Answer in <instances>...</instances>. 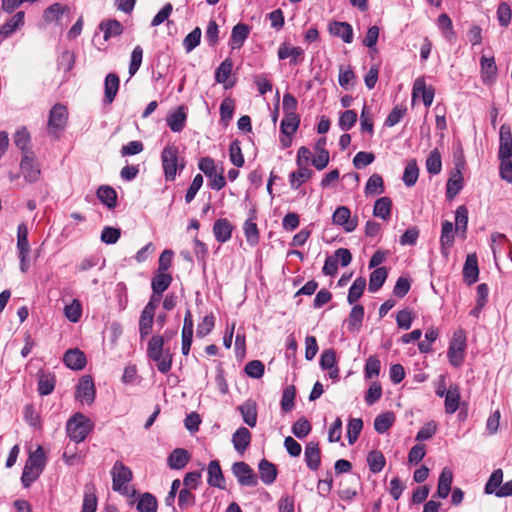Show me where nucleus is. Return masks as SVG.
Segmentation results:
<instances>
[{"label":"nucleus","mask_w":512,"mask_h":512,"mask_svg":"<svg viewBox=\"0 0 512 512\" xmlns=\"http://www.w3.org/2000/svg\"><path fill=\"white\" fill-rule=\"evenodd\" d=\"M136 508L139 512H157V500L152 494L144 493L139 497Z\"/></svg>","instance_id":"37998d69"},{"label":"nucleus","mask_w":512,"mask_h":512,"mask_svg":"<svg viewBox=\"0 0 512 512\" xmlns=\"http://www.w3.org/2000/svg\"><path fill=\"white\" fill-rule=\"evenodd\" d=\"M437 24L439 28L442 30L444 37L448 41L454 42L456 40V34L453 30L452 21L447 14L443 13L439 15Z\"/></svg>","instance_id":"a18cd8bd"},{"label":"nucleus","mask_w":512,"mask_h":512,"mask_svg":"<svg viewBox=\"0 0 512 512\" xmlns=\"http://www.w3.org/2000/svg\"><path fill=\"white\" fill-rule=\"evenodd\" d=\"M384 192L383 179L379 174H373L365 186L366 195L382 194Z\"/></svg>","instance_id":"de8ad7c7"},{"label":"nucleus","mask_w":512,"mask_h":512,"mask_svg":"<svg viewBox=\"0 0 512 512\" xmlns=\"http://www.w3.org/2000/svg\"><path fill=\"white\" fill-rule=\"evenodd\" d=\"M418 176H419V169H418L416 161L415 160L409 161L404 170L403 182L405 183L406 186L411 187L417 182Z\"/></svg>","instance_id":"09e8293b"},{"label":"nucleus","mask_w":512,"mask_h":512,"mask_svg":"<svg viewBox=\"0 0 512 512\" xmlns=\"http://www.w3.org/2000/svg\"><path fill=\"white\" fill-rule=\"evenodd\" d=\"M55 387V377L52 374H41L38 381V392L45 396L52 393Z\"/></svg>","instance_id":"6e6d98bb"},{"label":"nucleus","mask_w":512,"mask_h":512,"mask_svg":"<svg viewBox=\"0 0 512 512\" xmlns=\"http://www.w3.org/2000/svg\"><path fill=\"white\" fill-rule=\"evenodd\" d=\"M299 116L294 112H288L281 121V131L286 136L294 134L299 126Z\"/></svg>","instance_id":"e433bc0d"},{"label":"nucleus","mask_w":512,"mask_h":512,"mask_svg":"<svg viewBox=\"0 0 512 512\" xmlns=\"http://www.w3.org/2000/svg\"><path fill=\"white\" fill-rule=\"evenodd\" d=\"M93 429L89 418L81 413H75L67 422L66 430L70 439L76 443L85 440Z\"/></svg>","instance_id":"20e7f679"},{"label":"nucleus","mask_w":512,"mask_h":512,"mask_svg":"<svg viewBox=\"0 0 512 512\" xmlns=\"http://www.w3.org/2000/svg\"><path fill=\"white\" fill-rule=\"evenodd\" d=\"M277 55L280 60L290 58V63L297 65L303 60L304 50L301 47L291 46L284 42L279 46Z\"/></svg>","instance_id":"ddd939ff"},{"label":"nucleus","mask_w":512,"mask_h":512,"mask_svg":"<svg viewBox=\"0 0 512 512\" xmlns=\"http://www.w3.org/2000/svg\"><path fill=\"white\" fill-rule=\"evenodd\" d=\"M243 420L246 424L253 427L256 425V405L255 403L247 402L240 407Z\"/></svg>","instance_id":"e2e57ef3"},{"label":"nucleus","mask_w":512,"mask_h":512,"mask_svg":"<svg viewBox=\"0 0 512 512\" xmlns=\"http://www.w3.org/2000/svg\"><path fill=\"white\" fill-rule=\"evenodd\" d=\"M462 164H456L455 170L451 174L446 184V197L452 200L463 188Z\"/></svg>","instance_id":"9b49d317"},{"label":"nucleus","mask_w":512,"mask_h":512,"mask_svg":"<svg viewBox=\"0 0 512 512\" xmlns=\"http://www.w3.org/2000/svg\"><path fill=\"white\" fill-rule=\"evenodd\" d=\"M364 318V308L362 305H355L349 314L347 319V328L351 332L359 331L362 327Z\"/></svg>","instance_id":"2f4dec72"},{"label":"nucleus","mask_w":512,"mask_h":512,"mask_svg":"<svg viewBox=\"0 0 512 512\" xmlns=\"http://www.w3.org/2000/svg\"><path fill=\"white\" fill-rule=\"evenodd\" d=\"M249 34V27L245 24H237L232 29L230 46L232 49L240 48Z\"/></svg>","instance_id":"f704fd0d"},{"label":"nucleus","mask_w":512,"mask_h":512,"mask_svg":"<svg viewBox=\"0 0 512 512\" xmlns=\"http://www.w3.org/2000/svg\"><path fill=\"white\" fill-rule=\"evenodd\" d=\"M479 268L478 260L475 253L468 254L463 267V278L464 281L471 285L478 281Z\"/></svg>","instance_id":"4468645a"},{"label":"nucleus","mask_w":512,"mask_h":512,"mask_svg":"<svg viewBox=\"0 0 512 512\" xmlns=\"http://www.w3.org/2000/svg\"><path fill=\"white\" fill-rule=\"evenodd\" d=\"M311 424L302 417L299 418L292 426V433L299 439L305 438L311 432Z\"/></svg>","instance_id":"680f3d73"},{"label":"nucleus","mask_w":512,"mask_h":512,"mask_svg":"<svg viewBox=\"0 0 512 512\" xmlns=\"http://www.w3.org/2000/svg\"><path fill=\"white\" fill-rule=\"evenodd\" d=\"M395 416L392 412H386L378 415L374 420V429L380 433H385L394 423Z\"/></svg>","instance_id":"c03bdc74"},{"label":"nucleus","mask_w":512,"mask_h":512,"mask_svg":"<svg viewBox=\"0 0 512 512\" xmlns=\"http://www.w3.org/2000/svg\"><path fill=\"white\" fill-rule=\"evenodd\" d=\"M63 361L70 369L81 370L86 365V356L79 349H70L64 354Z\"/></svg>","instance_id":"dca6fc26"},{"label":"nucleus","mask_w":512,"mask_h":512,"mask_svg":"<svg viewBox=\"0 0 512 512\" xmlns=\"http://www.w3.org/2000/svg\"><path fill=\"white\" fill-rule=\"evenodd\" d=\"M97 198L109 209H113L117 205L116 191L107 185L100 186L97 190Z\"/></svg>","instance_id":"7c9ffc66"},{"label":"nucleus","mask_w":512,"mask_h":512,"mask_svg":"<svg viewBox=\"0 0 512 512\" xmlns=\"http://www.w3.org/2000/svg\"><path fill=\"white\" fill-rule=\"evenodd\" d=\"M503 481V471L501 469H496L490 476L489 480L485 485V492L487 494H495L497 490L501 487Z\"/></svg>","instance_id":"4d7b16f0"},{"label":"nucleus","mask_w":512,"mask_h":512,"mask_svg":"<svg viewBox=\"0 0 512 512\" xmlns=\"http://www.w3.org/2000/svg\"><path fill=\"white\" fill-rule=\"evenodd\" d=\"M366 287V279L363 277H358L348 291L347 301L349 304H354L358 301V299L363 295V292Z\"/></svg>","instance_id":"58836bf2"},{"label":"nucleus","mask_w":512,"mask_h":512,"mask_svg":"<svg viewBox=\"0 0 512 512\" xmlns=\"http://www.w3.org/2000/svg\"><path fill=\"white\" fill-rule=\"evenodd\" d=\"M363 428V421L360 418H352L347 425V438L350 445L354 444L358 439Z\"/></svg>","instance_id":"8fccbe9b"},{"label":"nucleus","mask_w":512,"mask_h":512,"mask_svg":"<svg viewBox=\"0 0 512 512\" xmlns=\"http://www.w3.org/2000/svg\"><path fill=\"white\" fill-rule=\"evenodd\" d=\"M468 225V209L461 205L455 211V226L456 231H461L462 236H465Z\"/></svg>","instance_id":"3c124183"},{"label":"nucleus","mask_w":512,"mask_h":512,"mask_svg":"<svg viewBox=\"0 0 512 512\" xmlns=\"http://www.w3.org/2000/svg\"><path fill=\"white\" fill-rule=\"evenodd\" d=\"M392 201L389 197L384 196L377 199L374 203L373 215L388 220L391 217Z\"/></svg>","instance_id":"a878e982"},{"label":"nucleus","mask_w":512,"mask_h":512,"mask_svg":"<svg viewBox=\"0 0 512 512\" xmlns=\"http://www.w3.org/2000/svg\"><path fill=\"white\" fill-rule=\"evenodd\" d=\"M481 73L484 83H491L494 81L497 73V66L493 57H481Z\"/></svg>","instance_id":"5701e85b"},{"label":"nucleus","mask_w":512,"mask_h":512,"mask_svg":"<svg viewBox=\"0 0 512 512\" xmlns=\"http://www.w3.org/2000/svg\"><path fill=\"white\" fill-rule=\"evenodd\" d=\"M426 169L428 173L432 175H437L441 172L442 169V161L440 152L437 149H434L430 152L426 159Z\"/></svg>","instance_id":"49530a36"},{"label":"nucleus","mask_w":512,"mask_h":512,"mask_svg":"<svg viewBox=\"0 0 512 512\" xmlns=\"http://www.w3.org/2000/svg\"><path fill=\"white\" fill-rule=\"evenodd\" d=\"M232 472L242 485L252 483L253 470L244 462H236L232 466Z\"/></svg>","instance_id":"4be33fe9"},{"label":"nucleus","mask_w":512,"mask_h":512,"mask_svg":"<svg viewBox=\"0 0 512 512\" xmlns=\"http://www.w3.org/2000/svg\"><path fill=\"white\" fill-rule=\"evenodd\" d=\"M64 315L70 322H78L82 315V306L80 301L74 299L69 305H66L64 307Z\"/></svg>","instance_id":"603ef678"},{"label":"nucleus","mask_w":512,"mask_h":512,"mask_svg":"<svg viewBox=\"0 0 512 512\" xmlns=\"http://www.w3.org/2000/svg\"><path fill=\"white\" fill-rule=\"evenodd\" d=\"M251 440L250 432L247 428H239L232 436V443L237 452L243 454Z\"/></svg>","instance_id":"bb28decb"},{"label":"nucleus","mask_w":512,"mask_h":512,"mask_svg":"<svg viewBox=\"0 0 512 512\" xmlns=\"http://www.w3.org/2000/svg\"><path fill=\"white\" fill-rule=\"evenodd\" d=\"M258 470L260 473L261 480L267 484H272L277 477V468L274 464L270 463L266 459H262L258 463Z\"/></svg>","instance_id":"393cba45"},{"label":"nucleus","mask_w":512,"mask_h":512,"mask_svg":"<svg viewBox=\"0 0 512 512\" xmlns=\"http://www.w3.org/2000/svg\"><path fill=\"white\" fill-rule=\"evenodd\" d=\"M388 276V271L385 267L376 268L369 278L368 289L370 292H377L384 284Z\"/></svg>","instance_id":"72a5a7b5"},{"label":"nucleus","mask_w":512,"mask_h":512,"mask_svg":"<svg viewBox=\"0 0 512 512\" xmlns=\"http://www.w3.org/2000/svg\"><path fill=\"white\" fill-rule=\"evenodd\" d=\"M154 315V312L143 309L139 320V333L142 339H144L150 334L153 325Z\"/></svg>","instance_id":"79ce46f5"},{"label":"nucleus","mask_w":512,"mask_h":512,"mask_svg":"<svg viewBox=\"0 0 512 512\" xmlns=\"http://www.w3.org/2000/svg\"><path fill=\"white\" fill-rule=\"evenodd\" d=\"M453 482V473L451 469L445 467L443 468L439 480H438V487L436 496L439 498L445 499L448 497L450 491H451V485Z\"/></svg>","instance_id":"6ab92c4d"},{"label":"nucleus","mask_w":512,"mask_h":512,"mask_svg":"<svg viewBox=\"0 0 512 512\" xmlns=\"http://www.w3.org/2000/svg\"><path fill=\"white\" fill-rule=\"evenodd\" d=\"M500 159V167L499 174L501 179L507 181L508 183H512V161L511 158H499Z\"/></svg>","instance_id":"774afa93"},{"label":"nucleus","mask_w":512,"mask_h":512,"mask_svg":"<svg viewBox=\"0 0 512 512\" xmlns=\"http://www.w3.org/2000/svg\"><path fill=\"white\" fill-rule=\"evenodd\" d=\"M357 121V113L354 110L344 111L339 118V127L342 131L351 129Z\"/></svg>","instance_id":"69168bd1"},{"label":"nucleus","mask_w":512,"mask_h":512,"mask_svg":"<svg viewBox=\"0 0 512 512\" xmlns=\"http://www.w3.org/2000/svg\"><path fill=\"white\" fill-rule=\"evenodd\" d=\"M298 170L290 174V184L293 189H298L312 175V171L306 166H298Z\"/></svg>","instance_id":"ea45409f"},{"label":"nucleus","mask_w":512,"mask_h":512,"mask_svg":"<svg viewBox=\"0 0 512 512\" xmlns=\"http://www.w3.org/2000/svg\"><path fill=\"white\" fill-rule=\"evenodd\" d=\"M232 71V61L225 59L220 66L216 69L215 79L218 83L224 84Z\"/></svg>","instance_id":"338daca9"},{"label":"nucleus","mask_w":512,"mask_h":512,"mask_svg":"<svg viewBox=\"0 0 512 512\" xmlns=\"http://www.w3.org/2000/svg\"><path fill=\"white\" fill-rule=\"evenodd\" d=\"M46 464L43 448L38 446L37 449L30 453L21 476V482L24 487H29L42 473Z\"/></svg>","instance_id":"f03ea898"},{"label":"nucleus","mask_w":512,"mask_h":512,"mask_svg":"<svg viewBox=\"0 0 512 512\" xmlns=\"http://www.w3.org/2000/svg\"><path fill=\"white\" fill-rule=\"evenodd\" d=\"M329 32L331 35L341 38L345 43L353 41V29L347 22L333 21L329 24Z\"/></svg>","instance_id":"2eb2a0df"},{"label":"nucleus","mask_w":512,"mask_h":512,"mask_svg":"<svg viewBox=\"0 0 512 512\" xmlns=\"http://www.w3.org/2000/svg\"><path fill=\"white\" fill-rule=\"evenodd\" d=\"M24 16H25V13L23 11H19L14 16H12L9 20H7L0 27V36L2 38H8L17 29L21 28L24 25Z\"/></svg>","instance_id":"a211bd4d"},{"label":"nucleus","mask_w":512,"mask_h":512,"mask_svg":"<svg viewBox=\"0 0 512 512\" xmlns=\"http://www.w3.org/2000/svg\"><path fill=\"white\" fill-rule=\"evenodd\" d=\"M208 483L214 487L224 488V477L217 460L211 461L208 465Z\"/></svg>","instance_id":"c85d7f7f"},{"label":"nucleus","mask_w":512,"mask_h":512,"mask_svg":"<svg viewBox=\"0 0 512 512\" xmlns=\"http://www.w3.org/2000/svg\"><path fill=\"white\" fill-rule=\"evenodd\" d=\"M460 403V390L458 386H450L445 394V411L453 414L457 411Z\"/></svg>","instance_id":"c756f323"},{"label":"nucleus","mask_w":512,"mask_h":512,"mask_svg":"<svg viewBox=\"0 0 512 512\" xmlns=\"http://www.w3.org/2000/svg\"><path fill=\"white\" fill-rule=\"evenodd\" d=\"M499 158H511L512 157V133L508 125L503 124L500 127L499 132Z\"/></svg>","instance_id":"f8f14e48"},{"label":"nucleus","mask_w":512,"mask_h":512,"mask_svg":"<svg viewBox=\"0 0 512 512\" xmlns=\"http://www.w3.org/2000/svg\"><path fill=\"white\" fill-rule=\"evenodd\" d=\"M68 111L62 104H56L50 110L48 129L49 133L55 137L59 136V132L63 130L67 124Z\"/></svg>","instance_id":"0eeeda50"},{"label":"nucleus","mask_w":512,"mask_h":512,"mask_svg":"<svg viewBox=\"0 0 512 512\" xmlns=\"http://www.w3.org/2000/svg\"><path fill=\"white\" fill-rule=\"evenodd\" d=\"M295 394H296V390L293 385H289L283 390L282 399H281V409L283 412L287 413L294 408Z\"/></svg>","instance_id":"864d4df0"},{"label":"nucleus","mask_w":512,"mask_h":512,"mask_svg":"<svg viewBox=\"0 0 512 512\" xmlns=\"http://www.w3.org/2000/svg\"><path fill=\"white\" fill-rule=\"evenodd\" d=\"M172 276L166 272H159L153 277L151 286L155 293H163L171 284Z\"/></svg>","instance_id":"4c0bfd02"},{"label":"nucleus","mask_w":512,"mask_h":512,"mask_svg":"<svg viewBox=\"0 0 512 512\" xmlns=\"http://www.w3.org/2000/svg\"><path fill=\"white\" fill-rule=\"evenodd\" d=\"M186 113L181 106L167 117V125L173 132H181L185 126Z\"/></svg>","instance_id":"473e14b6"},{"label":"nucleus","mask_w":512,"mask_h":512,"mask_svg":"<svg viewBox=\"0 0 512 512\" xmlns=\"http://www.w3.org/2000/svg\"><path fill=\"white\" fill-rule=\"evenodd\" d=\"M201 35V29L199 27H196L184 38L183 46L187 53H190L200 44Z\"/></svg>","instance_id":"bf43d9fd"},{"label":"nucleus","mask_w":512,"mask_h":512,"mask_svg":"<svg viewBox=\"0 0 512 512\" xmlns=\"http://www.w3.org/2000/svg\"><path fill=\"white\" fill-rule=\"evenodd\" d=\"M119 77L114 73H109L105 78V84H104V90H105V97L104 101L107 104H110L113 102L118 89H119Z\"/></svg>","instance_id":"b1692460"},{"label":"nucleus","mask_w":512,"mask_h":512,"mask_svg":"<svg viewBox=\"0 0 512 512\" xmlns=\"http://www.w3.org/2000/svg\"><path fill=\"white\" fill-rule=\"evenodd\" d=\"M162 167L167 181H173L177 172L185 167L183 159L179 157V149L174 144L167 145L161 153Z\"/></svg>","instance_id":"7ed1b4c3"},{"label":"nucleus","mask_w":512,"mask_h":512,"mask_svg":"<svg viewBox=\"0 0 512 512\" xmlns=\"http://www.w3.org/2000/svg\"><path fill=\"white\" fill-rule=\"evenodd\" d=\"M76 398L82 403H93L95 399V385L90 375H85L79 380L76 390Z\"/></svg>","instance_id":"6e6552de"},{"label":"nucleus","mask_w":512,"mask_h":512,"mask_svg":"<svg viewBox=\"0 0 512 512\" xmlns=\"http://www.w3.org/2000/svg\"><path fill=\"white\" fill-rule=\"evenodd\" d=\"M233 226L225 218L218 219L213 226V233L218 242H227L232 235Z\"/></svg>","instance_id":"412c9836"},{"label":"nucleus","mask_w":512,"mask_h":512,"mask_svg":"<svg viewBox=\"0 0 512 512\" xmlns=\"http://www.w3.org/2000/svg\"><path fill=\"white\" fill-rule=\"evenodd\" d=\"M67 10V7L65 5H62L60 3H55L51 6H49L44 11V19L47 22H53V21H59L63 13Z\"/></svg>","instance_id":"052dcab7"},{"label":"nucleus","mask_w":512,"mask_h":512,"mask_svg":"<svg viewBox=\"0 0 512 512\" xmlns=\"http://www.w3.org/2000/svg\"><path fill=\"white\" fill-rule=\"evenodd\" d=\"M99 29L103 32L105 41L121 35L124 30L122 24L115 19L101 21L99 24Z\"/></svg>","instance_id":"aec40b11"},{"label":"nucleus","mask_w":512,"mask_h":512,"mask_svg":"<svg viewBox=\"0 0 512 512\" xmlns=\"http://www.w3.org/2000/svg\"><path fill=\"white\" fill-rule=\"evenodd\" d=\"M235 109L234 100L231 98H225L220 105V116L221 122L224 126H227L230 120L232 119L233 113Z\"/></svg>","instance_id":"13d9d810"},{"label":"nucleus","mask_w":512,"mask_h":512,"mask_svg":"<svg viewBox=\"0 0 512 512\" xmlns=\"http://www.w3.org/2000/svg\"><path fill=\"white\" fill-rule=\"evenodd\" d=\"M189 461V454L185 449L177 448L173 450L168 458V465L172 469H182Z\"/></svg>","instance_id":"c9c22d12"},{"label":"nucleus","mask_w":512,"mask_h":512,"mask_svg":"<svg viewBox=\"0 0 512 512\" xmlns=\"http://www.w3.org/2000/svg\"><path fill=\"white\" fill-rule=\"evenodd\" d=\"M334 224L342 226L346 232H352L357 227V218H352L350 210L346 206L338 207L332 216Z\"/></svg>","instance_id":"1a4fd4ad"},{"label":"nucleus","mask_w":512,"mask_h":512,"mask_svg":"<svg viewBox=\"0 0 512 512\" xmlns=\"http://www.w3.org/2000/svg\"><path fill=\"white\" fill-rule=\"evenodd\" d=\"M454 238L455 231L452 222L448 220L443 221L440 236V244L443 252L449 250L452 247Z\"/></svg>","instance_id":"cd10ccee"},{"label":"nucleus","mask_w":512,"mask_h":512,"mask_svg":"<svg viewBox=\"0 0 512 512\" xmlns=\"http://www.w3.org/2000/svg\"><path fill=\"white\" fill-rule=\"evenodd\" d=\"M465 349L466 333L459 328L454 332L448 349V358L453 366L459 367L463 363Z\"/></svg>","instance_id":"39448f33"},{"label":"nucleus","mask_w":512,"mask_h":512,"mask_svg":"<svg viewBox=\"0 0 512 512\" xmlns=\"http://www.w3.org/2000/svg\"><path fill=\"white\" fill-rule=\"evenodd\" d=\"M21 174L28 183L36 182L41 175L38 163L33 157L25 155L20 163Z\"/></svg>","instance_id":"9d476101"},{"label":"nucleus","mask_w":512,"mask_h":512,"mask_svg":"<svg viewBox=\"0 0 512 512\" xmlns=\"http://www.w3.org/2000/svg\"><path fill=\"white\" fill-rule=\"evenodd\" d=\"M147 353L151 360L156 363L157 369L166 374L172 366V354L169 349H164V338L154 335L148 342Z\"/></svg>","instance_id":"f257e3e1"},{"label":"nucleus","mask_w":512,"mask_h":512,"mask_svg":"<svg viewBox=\"0 0 512 512\" xmlns=\"http://www.w3.org/2000/svg\"><path fill=\"white\" fill-rule=\"evenodd\" d=\"M97 498L95 487L91 484L85 486L82 512H96Z\"/></svg>","instance_id":"a19ab883"},{"label":"nucleus","mask_w":512,"mask_h":512,"mask_svg":"<svg viewBox=\"0 0 512 512\" xmlns=\"http://www.w3.org/2000/svg\"><path fill=\"white\" fill-rule=\"evenodd\" d=\"M406 112L407 108L405 106L396 105L387 116L385 120V125L388 127L395 126L402 120Z\"/></svg>","instance_id":"0e129e2a"},{"label":"nucleus","mask_w":512,"mask_h":512,"mask_svg":"<svg viewBox=\"0 0 512 512\" xmlns=\"http://www.w3.org/2000/svg\"><path fill=\"white\" fill-rule=\"evenodd\" d=\"M367 462L371 472L378 473L385 466V458L380 451H371L367 456Z\"/></svg>","instance_id":"5fc2aeb1"},{"label":"nucleus","mask_w":512,"mask_h":512,"mask_svg":"<svg viewBox=\"0 0 512 512\" xmlns=\"http://www.w3.org/2000/svg\"><path fill=\"white\" fill-rule=\"evenodd\" d=\"M112 488L114 491L127 493L126 483L132 479V472L129 467L125 466L121 461H116L112 471Z\"/></svg>","instance_id":"423d86ee"},{"label":"nucleus","mask_w":512,"mask_h":512,"mask_svg":"<svg viewBox=\"0 0 512 512\" xmlns=\"http://www.w3.org/2000/svg\"><path fill=\"white\" fill-rule=\"evenodd\" d=\"M305 462L307 467L313 471H316L321 463L320 449L317 442L310 441L304 452Z\"/></svg>","instance_id":"f3484780"}]
</instances>
